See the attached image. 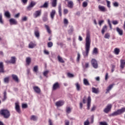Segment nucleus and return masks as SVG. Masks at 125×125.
<instances>
[{"mask_svg":"<svg viewBox=\"0 0 125 125\" xmlns=\"http://www.w3.org/2000/svg\"><path fill=\"white\" fill-rule=\"evenodd\" d=\"M90 34L89 32L87 33L85 38V52H83V54L84 58L88 56L89 50H90Z\"/></svg>","mask_w":125,"mask_h":125,"instance_id":"1","label":"nucleus"},{"mask_svg":"<svg viewBox=\"0 0 125 125\" xmlns=\"http://www.w3.org/2000/svg\"><path fill=\"white\" fill-rule=\"evenodd\" d=\"M125 112V107H123L121 109L117 110L116 111L109 115V117H115V116H119V115H121Z\"/></svg>","mask_w":125,"mask_h":125,"instance_id":"2","label":"nucleus"},{"mask_svg":"<svg viewBox=\"0 0 125 125\" xmlns=\"http://www.w3.org/2000/svg\"><path fill=\"white\" fill-rule=\"evenodd\" d=\"M0 114L4 118L8 119L10 117V112L7 109H2L0 111Z\"/></svg>","mask_w":125,"mask_h":125,"instance_id":"3","label":"nucleus"},{"mask_svg":"<svg viewBox=\"0 0 125 125\" xmlns=\"http://www.w3.org/2000/svg\"><path fill=\"white\" fill-rule=\"evenodd\" d=\"M7 64H15L16 62V58L15 57H11L10 60L5 61Z\"/></svg>","mask_w":125,"mask_h":125,"instance_id":"4","label":"nucleus"},{"mask_svg":"<svg viewBox=\"0 0 125 125\" xmlns=\"http://www.w3.org/2000/svg\"><path fill=\"white\" fill-rule=\"evenodd\" d=\"M91 62L93 68L95 69H97V68H98V63H97V61H96V60L93 59L91 60Z\"/></svg>","mask_w":125,"mask_h":125,"instance_id":"5","label":"nucleus"},{"mask_svg":"<svg viewBox=\"0 0 125 125\" xmlns=\"http://www.w3.org/2000/svg\"><path fill=\"white\" fill-rule=\"evenodd\" d=\"M112 108V104H108L104 110V112L106 113V114H108L110 111H111V109Z\"/></svg>","mask_w":125,"mask_h":125,"instance_id":"6","label":"nucleus"},{"mask_svg":"<svg viewBox=\"0 0 125 125\" xmlns=\"http://www.w3.org/2000/svg\"><path fill=\"white\" fill-rule=\"evenodd\" d=\"M91 105V98L90 96H88L87 99V110H89L90 109V106Z\"/></svg>","mask_w":125,"mask_h":125,"instance_id":"7","label":"nucleus"},{"mask_svg":"<svg viewBox=\"0 0 125 125\" xmlns=\"http://www.w3.org/2000/svg\"><path fill=\"white\" fill-rule=\"evenodd\" d=\"M15 110L19 114H21V109H20V105H19V103H15Z\"/></svg>","mask_w":125,"mask_h":125,"instance_id":"8","label":"nucleus"},{"mask_svg":"<svg viewBox=\"0 0 125 125\" xmlns=\"http://www.w3.org/2000/svg\"><path fill=\"white\" fill-rule=\"evenodd\" d=\"M58 88H60V85L58 82H57L53 85L52 90H56Z\"/></svg>","mask_w":125,"mask_h":125,"instance_id":"9","label":"nucleus"},{"mask_svg":"<svg viewBox=\"0 0 125 125\" xmlns=\"http://www.w3.org/2000/svg\"><path fill=\"white\" fill-rule=\"evenodd\" d=\"M33 88L36 93H37L38 94H40V93H41V88H40L39 86H34L33 87Z\"/></svg>","mask_w":125,"mask_h":125,"instance_id":"10","label":"nucleus"},{"mask_svg":"<svg viewBox=\"0 0 125 125\" xmlns=\"http://www.w3.org/2000/svg\"><path fill=\"white\" fill-rule=\"evenodd\" d=\"M55 14H56V11H55V10H52L50 13V16L52 20H53L54 19Z\"/></svg>","mask_w":125,"mask_h":125,"instance_id":"11","label":"nucleus"},{"mask_svg":"<svg viewBox=\"0 0 125 125\" xmlns=\"http://www.w3.org/2000/svg\"><path fill=\"white\" fill-rule=\"evenodd\" d=\"M64 101H58L56 103V106H57V107H61V106L64 105Z\"/></svg>","mask_w":125,"mask_h":125,"instance_id":"12","label":"nucleus"},{"mask_svg":"<svg viewBox=\"0 0 125 125\" xmlns=\"http://www.w3.org/2000/svg\"><path fill=\"white\" fill-rule=\"evenodd\" d=\"M67 7L71 9L74 7V2L72 0L67 1Z\"/></svg>","mask_w":125,"mask_h":125,"instance_id":"13","label":"nucleus"},{"mask_svg":"<svg viewBox=\"0 0 125 125\" xmlns=\"http://www.w3.org/2000/svg\"><path fill=\"white\" fill-rule=\"evenodd\" d=\"M41 14H42L41 10L36 11L34 14V16L35 18H37V17H39V16H41Z\"/></svg>","mask_w":125,"mask_h":125,"instance_id":"14","label":"nucleus"},{"mask_svg":"<svg viewBox=\"0 0 125 125\" xmlns=\"http://www.w3.org/2000/svg\"><path fill=\"white\" fill-rule=\"evenodd\" d=\"M98 8L100 11H102V12H105L107 11V9H106V8L104 7V6L99 5L98 6Z\"/></svg>","mask_w":125,"mask_h":125,"instance_id":"15","label":"nucleus"},{"mask_svg":"<svg viewBox=\"0 0 125 125\" xmlns=\"http://www.w3.org/2000/svg\"><path fill=\"white\" fill-rule=\"evenodd\" d=\"M9 22L10 25H17V21L14 19H10Z\"/></svg>","mask_w":125,"mask_h":125,"instance_id":"16","label":"nucleus"},{"mask_svg":"<svg viewBox=\"0 0 125 125\" xmlns=\"http://www.w3.org/2000/svg\"><path fill=\"white\" fill-rule=\"evenodd\" d=\"M0 73H4V68L3 66V62H0Z\"/></svg>","mask_w":125,"mask_h":125,"instance_id":"17","label":"nucleus"},{"mask_svg":"<svg viewBox=\"0 0 125 125\" xmlns=\"http://www.w3.org/2000/svg\"><path fill=\"white\" fill-rule=\"evenodd\" d=\"M125 60H120V68L121 69H124L125 68Z\"/></svg>","mask_w":125,"mask_h":125,"instance_id":"18","label":"nucleus"},{"mask_svg":"<svg viewBox=\"0 0 125 125\" xmlns=\"http://www.w3.org/2000/svg\"><path fill=\"white\" fill-rule=\"evenodd\" d=\"M113 86H114L113 84H110L109 85L107 89H106V91L105 92V94H107V93H109L110 92V90H111V89H112V88H113Z\"/></svg>","mask_w":125,"mask_h":125,"instance_id":"19","label":"nucleus"},{"mask_svg":"<svg viewBox=\"0 0 125 125\" xmlns=\"http://www.w3.org/2000/svg\"><path fill=\"white\" fill-rule=\"evenodd\" d=\"M92 92H93V93H95L96 94H97L99 93V89L98 88H96L95 87H92Z\"/></svg>","mask_w":125,"mask_h":125,"instance_id":"20","label":"nucleus"},{"mask_svg":"<svg viewBox=\"0 0 125 125\" xmlns=\"http://www.w3.org/2000/svg\"><path fill=\"white\" fill-rule=\"evenodd\" d=\"M36 46H37V44L33 42H30L28 45L29 48H34V47H36Z\"/></svg>","mask_w":125,"mask_h":125,"instance_id":"21","label":"nucleus"},{"mask_svg":"<svg viewBox=\"0 0 125 125\" xmlns=\"http://www.w3.org/2000/svg\"><path fill=\"white\" fill-rule=\"evenodd\" d=\"M58 9L59 15L61 17V16H62V9L61 8V3L59 4Z\"/></svg>","mask_w":125,"mask_h":125,"instance_id":"22","label":"nucleus"},{"mask_svg":"<svg viewBox=\"0 0 125 125\" xmlns=\"http://www.w3.org/2000/svg\"><path fill=\"white\" fill-rule=\"evenodd\" d=\"M12 77L13 79L14 80V81H15L17 83H19V79H18V77L16 75L13 74L12 75Z\"/></svg>","mask_w":125,"mask_h":125,"instance_id":"23","label":"nucleus"},{"mask_svg":"<svg viewBox=\"0 0 125 125\" xmlns=\"http://www.w3.org/2000/svg\"><path fill=\"white\" fill-rule=\"evenodd\" d=\"M116 31L120 36H123V31L122 29H120L119 27L116 28Z\"/></svg>","mask_w":125,"mask_h":125,"instance_id":"24","label":"nucleus"},{"mask_svg":"<svg viewBox=\"0 0 125 125\" xmlns=\"http://www.w3.org/2000/svg\"><path fill=\"white\" fill-rule=\"evenodd\" d=\"M51 4L53 7H56L57 5V0H52Z\"/></svg>","mask_w":125,"mask_h":125,"instance_id":"25","label":"nucleus"},{"mask_svg":"<svg viewBox=\"0 0 125 125\" xmlns=\"http://www.w3.org/2000/svg\"><path fill=\"white\" fill-rule=\"evenodd\" d=\"M93 55H97L98 54V49L96 47L94 48L92 51Z\"/></svg>","mask_w":125,"mask_h":125,"instance_id":"26","label":"nucleus"},{"mask_svg":"<svg viewBox=\"0 0 125 125\" xmlns=\"http://www.w3.org/2000/svg\"><path fill=\"white\" fill-rule=\"evenodd\" d=\"M7 94L6 93V91H4L3 93V98L2 99V101L3 102L5 101L7 99Z\"/></svg>","mask_w":125,"mask_h":125,"instance_id":"27","label":"nucleus"},{"mask_svg":"<svg viewBox=\"0 0 125 125\" xmlns=\"http://www.w3.org/2000/svg\"><path fill=\"white\" fill-rule=\"evenodd\" d=\"M58 61L60 62V63H65V61L63 60V58L61 57L60 55L58 56Z\"/></svg>","mask_w":125,"mask_h":125,"instance_id":"28","label":"nucleus"},{"mask_svg":"<svg viewBox=\"0 0 125 125\" xmlns=\"http://www.w3.org/2000/svg\"><path fill=\"white\" fill-rule=\"evenodd\" d=\"M106 31H107V25H105L102 28V34H103V35H104V33H105V32H106Z\"/></svg>","mask_w":125,"mask_h":125,"instance_id":"29","label":"nucleus"},{"mask_svg":"<svg viewBox=\"0 0 125 125\" xmlns=\"http://www.w3.org/2000/svg\"><path fill=\"white\" fill-rule=\"evenodd\" d=\"M45 28H46L47 32V33H48V34H51V30H50V28H49V26H48V25L45 24Z\"/></svg>","mask_w":125,"mask_h":125,"instance_id":"30","label":"nucleus"},{"mask_svg":"<svg viewBox=\"0 0 125 125\" xmlns=\"http://www.w3.org/2000/svg\"><path fill=\"white\" fill-rule=\"evenodd\" d=\"M30 120L31 121H37L38 117H37L36 116H35V115H32L31 117L30 118Z\"/></svg>","mask_w":125,"mask_h":125,"instance_id":"31","label":"nucleus"},{"mask_svg":"<svg viewBox=\"0 0 125 125\" xmlns=\"http://www.w3.org/2000/svg\"><path fill=\"white\" fill-rule=\"evenodd\" d=\"M75 85L76 86V89L78 91H80L81 90V85L79 84V83H76L75 84Z\"/></svg>","mask_w":125,"mask_h":125,"instance_id":"32","label":"nucleus"},{"mask_svg":"<svg viewBox=\"0 0 125 125\" xmlns=\"http://www.w3.org/2000/svg\"><path fill=\"white\" fill-rule=\"evenodd\" d=\"M114 53L116 54V55H119V54L120 53V49L116 48L114 49Z\"/></svg>","mask_w":125,"mask_h":125,"instance_id":"33","label":"nucleus"},{"mask_svg":"<svg viewBox=\"0 0 125 125\" xmlns=\"http://www.w3.org/2000/svg\"><path fill=\"white\" fill-rule=\"evenodd\" d=\"M83 83L85 85H89V82H88V81L86 79H83Z\"/></svg>","mask_w":125,"mask_h":125,"instance_id":"34","label":"nucleus"},{"mask_svg":"<svg viewBox=\"0 0 125 125\" xmlns=\"http://www.w3.org/2000/svg\"><path fill=\"white\" fill-rule=\"evenodd\" d=\"M4 83H9V77H5L4 79Z\"/></svg>","mask_w":125,"mask_h":125,"instance_id":"35","label":"nucleus"},{"mask_svg":"<svg viewBox=\"0 0 125 125\" xmlns=\"http://www.w3.org/2000/svg\"><path fill=\"white\" fill-rule=\"evenodd\" d=\"M35 36L37 39H39V38H40V32H39V31H35Z\"/></svg>","mask_w":125,"mask_h":125,"instance_id":"36","label":"nucleus"},{"mask_svg":"<svg viewBox=\"0 0 125 125\" xmlns=\"http://www.w3.org/2000/svg\"><path fill=\"white\" fill-rule=\"evenodd\" d=\"M26 62L27 65H30V63H31V58L30 57L26 58Z\"/></svg>","mask_w":125,"mask_h":125,"instance_id":"37","label":"nucleus"},{"mask_svg":"<svg viewBox=\"0 0 125 125\" xmlns=\"http://www.w3.org/2000/svg\"><path fill=\"white\" fill-rule=\"evenodd\" d=\"M38 71H39V67L38 65H36L34 67L33 71L35 72V73H37Z\"/></svg>","mask_w":125,"mask_h":125,"instance_id":"38","label":"nucleus"},{"mask_svg":"<svg viewBox=\"0 0 125 125\" xmlns=\"http://www.w3.org/2000/svg\"><path fill=\"white\" fill-rule=\"evenodd\" d=\"M5 16L7 17V18H10V13L9 11H6L5 12Z\"/></svg>","mask_w":125,"mask_h":125,"instance_id":"39","label":"nucleus"},{"mask_svg":"<svg viewBox=\"0 0 125 125\" xmlns=\"http://www.w3.org/2000/svg\"><path fill=\"white\" fill-rule=\"evenodd\" d=\"M47 46L49 48H50L51 47H52V46H53V43L51 42H48Z\"/></svg>","mask_w":125,"mask_h":125,"instance_id":"40","label":"nucleus"},{"mask_svg":"<svg viewBox=\"0 0 125 125\" xmlns=\"http://www.w3.org/2000/svg\"><path fill=\"white\" fill-rule=\"evenodd\" d=\"M0 24H3V21L2 20V15L0 14Z\"/></svg>","mask_w":125,"mask_h":125,"instance_id":"41","label":"nucleus"},{"mask_svg":"<svg viewBox=\"0 0 125 125\" xmlns=\"http://www.w3.org/2000/svg\"><path fill=\"white\" fill-rule=\"evenodd\" d=\"M48 6V4L47 3V2H45L44 3V4L42 6H41V7H44L45 8H46V7H47Z\"/></svg>","mask_w":125,"mask_h":125,"instance_id":"42","label":"nucleus"},{"mask_svg":"<svg viewBox=\"0 0 125 125\" xmlns=\"http://www.w3.org/2000/svg\"><path fill=\"white\" fill-rule=\"evenodd\" d=\"M48 73H49V71L46 70L43 72V76H44V77H46V76H47V74H48Z\"/></svg>","mask_w":125,"mask_h":125,"instance_id":"43","label":"nucleus"},{"mask_svg":"<svg viewBox=\"0 0 125 125\" xmlns=\"http://www.w3.org/2000/svg\"><path fill=\"white\" fill-rule=\"evenodd\" d=\"M83 104H85V103H86V96H85L83 99Z\"/></svg>","mask_w":125,"mask_h":125,"instance_id":"44","label":"nucleus"},{"mask_svg":"<svg viewBox=\"0 0 125 125\" xmlns=\"http://www.w3.org/2000/svg\"><path fill=\"white\" fill-rule=\"evenodd\" d=\"M71 108H70V107H67V108H66V113H67V114H70V113H71Z\"/></svg>","mask_w":125,"mask_h":125,"instance_id":"45","label":"nucleus"},{"mask_svg":"<svg viewBox=\"0 0 125 125\" xmlns=\"http://www.w3.org/2000/svg\"><path fill=\"white\" fill-rule=\"evenodd\" d=\"M28 107V104H22V108H23V109H26V108H27Z\"/></svg>","mask_w":125,"mask_h":125,"instance_id":"46","label":"nucleus"},{"mask_svg":"<svg viewBox=\"0 0 125 125\" xmlns=\"http://www.w3.org/2000/svg\"><path fill=\"white\" fill-rule=\"evenodd\" d=\"M109 38H110V34L109 33L105 34L104 35V38L109 39Z\"/></svg>","mask_w":125,"mask_h":125,"instance_id":"47","label":"nucleus"},{"mask_svg":"<svg viewBox=\"0 0 125 125\" xmlns=\"http://www.w3.org/2000/svg\"><path fill=\"white\" fill-rule=\"evenodd\" d=\"M83 7H86V6H87V2L84 1L83 3Z\"/></svg>","mask_w":125,"mask_h":125,"instance_id":"48","label":"nucleus"},{"mask_svg":"<svg viewBox=\"0 0 125 125\" xmlns=\"http://www.w3.org/2000/svg\"><path fill=\"white\" fill-rule=\"evenodd\" d=\"M80 59H81V55L80 54V53H78V54H77V61L79 62Z\"/></svg>","mask_w":125,"mask_h":125,"instance_id":"49","label":"nucleus"},{"mask_svg":"<svg viewBox=\"0 0 125 125\" xmlns=\"http://www.w3.org/2000/svg\"><path fill=\"white\" fill-rule=\"evenodd\" d=\"M84 125H89V121L88 119L84 122Z\"/></svg>","mask_w":125,"mask_h":125,"instance_id":"50","label":"nucleus"},{"mask_svg":"<svg viewBox=\"0 0 125 125\" xmlns=\"http://www.w3.org/2000/svg\"><path fill=\"white\" fill-rule=\"evenodd\" d=\"M67 76L69 78L74 77V75H73V74L70 73H67Z\"/></svg>","mask_w":125,"mask_h":125,"instance_id":"51","label":"nucleus"},{"mask_svg":"<svg viewBox=\"0 0 125 125\" xmlns=\"http://www.w3.org/2000/svg\"><path fill=\"white\" fill-rule=\"evenodd\" d=\"M64 123V125H70V121L69 120H65Z\"/></svg>","mask_w":125,"mask_h":125,"instance_id":"52","label":"nucleus"},{"mask_svg":"<svg viewBox=\"0 0 125 125\" xmlns=\"http://www.w3.org/2000/svg\"><path fill=\"white\" fill-rule=\"evenodd\" d=\"M107 23L109 24L110 29H112V24H111V21H110V20L108 19L107 20Z\"/></svg>","mask_w":125,"mask_h":125,"instance_id":"53","label":"nucleus"},{"mask_svg":"<svg viewBox=\"0 0 125 125\" xmlns=\"http://www.w3.org/2000/svg\"><path fill=\"white\" fill-rule=\"evenodd\" d=\"M30 4L31 6H32V7H33V6H35L36 5V2L32 1Z\"/></svg>","mask_w":125,"mask_h":125,"instance_id":"54","label":"nucleus"},{"mask_svg":"<svg viewBox=\"0 0 125 125\" xmlns=\"http://www.w3.org/2000/svg\"><path fill=\"white\" fill-rule=\"evenodd\" d=\"M74 32V28H71L70 29V30H68L69 34H72Z\"/></svg>","mask_w":125,"mask_h":125,"instance_id":"55","label":"nucleus"},{"mask_svg":"<svg viewBox=\"0 0 125 125\" xmlns=\"http://www.w3.org/2000/svg\"><path fill=\"white\" fill-rule=\"evenodd\" d=\"M106 2H107V6L109 8H110V7H111V5H110L111 2L108 0H106Z\"/></svg>","mask_w":125,"mask_h":125,"instance_id":"56","label":"nucleus"},{"mask_svg":"<svg viewBox=\"0 0 125 125\" xmlns=\"http://www.w3.org/2000/svg\"><path fill=\"white\" fill-rule=\"evenodd\" d=\"M33 7L30 5V4L28 6V7H27V10H31L32 9V8Z\"/></svg>","mask_w":125,"mask_h":125,"instance_id":"57","label":"nucleus"},{"mask_svg":"<svg viewBox=\"0 0 125 125\" xmlns=\"http://www.w3.org/2000/svg\"><path fill=\"white\" fill-rule=\"evenodd\" d=\"M103 23H104V20L100 21H99V25L100 26H101L102 24H103Z\"/></svg>","mask_w":125,"mask_h":125,"instance_id":"58","label":"nucleus"},{"mask_svg":"<svg viewBox=\"0 0 125 125\" xmlns=\"http://www.w3.org/2000/svg\"><path fill=\"white\" fill-rule=\"evenodd\" d=\"M68 12V9H63V13L64 14H67Z\"/></svg>","mask_w":125,"mask_h":125,"instance_id":"59","label":"nucleus"},{"mask_svg":"<svg viewBox=\"0 0 125 125\" xmlns=\"http://www.w3.org/2000/svg\"><path fill=\"white\" fill-rule=\"evenodd\" d=\"M113 5L114 6H115V7H118V6H119V3H118L117 2H115L113 3Z\"/></svg>","mask_w":125,"mask_h":125,"instance_id":"60","label":"nucleus"},{"mask_svg":"<svg viewBox=\"0 0 125 125\" xmlns=\"http://www.w3.org/2000/svg\"><path fill=\"white\" fill-rule=\"evenodd\" d=\"M88 67H89V63L88 62H86L85 63V68H88Z\"/></svg>","mask_w":125,"mask_h":125,"instance_id":"61","label":"nucleus"},{"mask_svg":"<svg viewBox=\"0 0 125 125\" xmlns=\"http://www.w3.org/2000/svg\"><path fill=\"white\" fill-rule=\"evenodd\" d=\"M44 54H46V55H48L49 54V52H48L46 50H44Z\"/></svg>","mask_w":125,"mask_h":125,"instance_id":"62","label":"nucleus"},{"mask_svg":"<svg viewBox=\"0 0 125 125\" xmlns=\"http://www.w3.org/2000/svg\"><path fill=\"white\" fill-rule=\"evenodd\" d=\"M28 18H27V17H24L23 18H22V21H26V20H27Z\"/></svg>","mask_w":125,"mask_h":125,"instance_id":"63","label":"nucleus"},{"mask_svg":"<svg viewBox=\"0 0 125 125\" xmlns=\"http://www.w3.org/2000/svg\"><path fill=\"white\" fill-rule=\"evenodd\" d=\"M68 20H67V19H64V24H68Z\"/></svg>","mask_w":125,"mask_h":125,"instance_id":"64","label":"nucleus"}]
</instances>
